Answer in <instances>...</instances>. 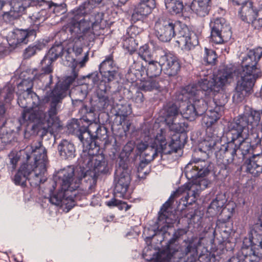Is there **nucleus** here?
Here are the masks:
<instances>
[{"label":"nucleus","instance_id":"a211bd4d","mask_svg":"<svg viewBox=\"0 0 262 262\" xmlns=\"http://www.w3.org/2000/svg\"><path fill=\"white\" fill-rule=\"evenodd\" d=\"M130 177L125 167H118L114 179V193L117 197L126 198L127 191L130 182Z\"/></svg>","mask_w":262,"mask_h":262},{"label":"nucleus","instance_id":"c756f323","mask_svg":"<svg viewBox=\"0 0 262 262\" xmlns=\"http://www.w3.org/2000/svg\"><path fill=\"white\" fill-rule=\"evenodd\" d=\"M243 166L253 176H259L262 172V155L253 156L245 161Z\"/></svg>","mask_w":262,"mask_h":262},{"label":"nucleus","instance_id":"cd10ccee","mask_svg":"<svg viewBox=\"0 0 262 262\" xmlns=\"http://www.w3.org/2000/svg\"><path fill=\"white\" fill-rule=\"evenodd\" d=\"M246 12V16H243V20L248 23H251L252 26L258 29L262 26V4L258 10L254 8L252 6V8H244Z\"/></svg>","mask_w":262,"mask_h":262},{"label":"nucleus","instance_id":"79ce46f5","mask_svg":"<svg viewBox=\"0 0 262 262\" xmlns=\"http://www.w3.org/2000/svg\"><path fill=\"white\" fill-rule=\"evenodd\" d=\"M131 113V108L127 104L119 105L116 115L120 117L119 124L121 125L124 121L126 117Z\"/></svg>","mask_w":262,"mask_h":262},{"label":"nucleus","instance_id":"f03ea898","mask_svg":"<svg viewBox=\"0 0 262 262\" xmlns=\"http://www.w3.org/2000/svg\"><path fill=\"white\" fill-rule=\"evenodd\" d=\"M73 126L74 128L73 132L77 134L82 143L83 151L79 162L85 169L83 177H88V180L90 181L88 189L92 190L96 184L98 176L108 171L107 163L102 155L97 154L99 147L95 141L96 138L89 132L86 127L79 128V124L77 123H73Z\"/></svg>","mask_w":262,"mask_h":262},{"label":"nucleus","instance_id":"09e8293b","mask_svg":"<svg viewBox=\"0 0 262 262\" xmlns=\"http://www.w3.org/2000/svg\"><path fill=\"white\" fill-rule=\"evenodd\" d=\"M33 83L32 80L29 79H24L18 84V89L20 93H34L32 91Z\"/></svg>","mask_w":262,"mask_h":262},{"label":"nucleus","instance_id":"7ed1b4c3","mask_svg":"<svg viewBox=\"0 0 262 262\" xmlns=\"http://www.w3.org/2000/svg\"><path fill=\"white\" fill-rule=\"evenodd\" d=\"M262 56V48L250 50L243 57L238 70V80L232 99L236 103L242 102L251 93L257 79L262 76L258 61Z\"/></svg>","mask_w":262,"mask_h":262},{"label":"nucleus","instance_id":"6e6552de","mask_svg":"<svg viewBox=\"0 0 262 262\" xmlns=\"http://www.w3.org/2000/svg\"><path fill=\"white\" fill-rule=\"evenodd\" d=\"M213 167L212 163L210 161L201 159H195L189 163L185 168L186 178L195 182L190 184L189 188L193 197L192 201L198 196L199 192L206 188L208 185L205 179H200L208 174Z\"/></svg>","mask_w":262,"mask_h":262},{"label":"nucleus","instance_id":"4c0bfd02","mask_svg":"<svg viewBox=\"0 0 262 262\" xmlns=\"http://www.w3.org/2000/svg\"><path fill=\"white\" fill-rule=\"evenodd\" d=\"M156 61L152 60L148 62L147 68V75L150 77H154L159 76L163 69L161 64L159 63V54H158V50L156 52Z\"/></svg>","mask_w":262,"mask_h":262},{"label":"nucleus","instance_id":"9b49d317","mask_svg":"<svg viewBox=\"0 0 262 262\" xmlns=\"http://www.w3.org/2000/svg\"><path fill=\"white\" fill-rule=\"evenodd\" d=\"M259 123L260 114L258 112H252L251 114L239 116L234 121L229 124V126L236 125L235 128L238 132L242 134L245 133L246 135V138L239 137L236 140L239 142L237 144L238 149L241 150L243 156L252 151L254 147L251 144V141H249V130L256 127Z\"/></svg>","mask_w":262,"mask_h":262},{"label":"nucleus","instance_id":"c85d7f7f","mask_svg":"<svg viewBox=\"0 0 262 262\" xmlns=\"http://www.w3.org/2000/svg\"><path fill=\"white\" fill-rule=\"evenodd\" d=\"M110 88L105 84L100 83L97 90V100L96 107L99 111L107 108L111 104V99L110 98Z\"/></svg>","mask_w":262,"mask_h":262},{"label":"nucleus","instance_id":"bf43d9fd","mask_svg":"<svg viewBox=\"0 0 262 262\" xmlns=\"http://www.w3.org/2000/svg\"><path fill=\"white\" fill-rule=\"evenodd\" d=\"M15 12L10 11V12H5L3 15V18L5 21H11L14 18H16L18 16L15 14Z\"/></svg>","mask_w":262,"mask_h":262},{"label":"nucleus","instance_id":"7c9ffc66","mask_svg":"<svg viewBox=\"0 0 262 262\" xmlns=\"http://www.w3.org/2000/svg\"><path fill=\"white\" fill-rule=\"evenodd\" d=\"M41 101L35 93H29V92L20 93L17 100L19 105L24 110L38 105Z\"/></svg>","mask_w":262,"mask_h":262},{"label":"nucleus","instance_id":"dca6fc26","mask_svg":"<svg viewBox=\"0 0 262 262\" xmlns=\"http://www.w3.org/2000/svg\"><path fill=\"white\" fill-rule=\"evenodd\" d=\"M99 70L101 75V81L100 83L101 84L103 82L109 83L113 81L119 75V67L114 60L112 54L105 56L99 66Z\"/></svg>","mask_w":262,"mask_h":262},{"label":"nucleus","instance_id":"6ab92c4d","mask_svg":"<svg viewBox=\"0 0 262 262\" xmlns=\"http://www.w3.org/2000/svg\"><path fill=\"white\" fill-rule=\"evenodd\" d=\"M13 9L17 13L18 16L24 13L28 14L31 22L35 25V28H38L37 26L39 24L41 18L39 13L36 10V8L31 6L30 0H16L14 3Z\"/></svg>","mask_w":262,"mask_h":262},{"label":"nucleus","instance_id":"c9c22d12","mask_svg":"<svg viewBox=\"0 0 262 262\" xmlns=\"http://www.w3.org/2000/svg\"><path fill=\"white\" fill-rule=\"evenodd\" d=\"M58 149L60 156L65 159L75 157L74 145L68 140H62L58 146Z\"/></svg>","mask_w":262,"mask_h":262},{"label":"nucleus","instance_id":"f257e3e1","mask_svg":"<svg viewBox=\"0 0 262 262\" xmlns=\"http://www.w3.org/2000/svg\"><path fill=\"white\" fill-rule=\"evenodd\" d=\"M77 76V74L75 73L74 77H68L62 86L56 85L50 93H47L44 96L39 105L24 110L21 116L23 120L36 122L38 132L42 130V135L58 129L60 125L57 116L58 110L62 99L67 95L70 85Z\"/></svg>","mask_w":262,"mask_h":262},{"label":"nucleus","instance_id":"680f3d73","mask_svg":"<svg viewBox=\"0 0 262 262\" xmlns=\"http://www.w3.org/2000/svg\"><path fill=\"white\" fill-rule=\"evenodd\" d=\"M149 146H148L147 142H141L137 145V149L140 152H143L146 150Z\"/></svg>","mask_w":262,"mask_h":262},{"label":"nucleus","instance_id":"3c124183","mask_svg":"<svg viewBox=\"0 0 262 262\" xmlns=\"http://www.w3.org/2000/svg\"><path fill=\"white\" fill-rule=\"evenodd\" d=\"M181 188L178 189L176 191L171 194L169 199L163 205L161 208L160 212L164 216H166L167 210L170 207L174 201V198L177 197V194L181 192Z\"/></svg>","mask_w":262,"mask_h":262},{"label":"nucleus","instance_id":"4be33fe9","mask_svg":"<svg viewBox=\"0 0 262 262\" xmlns=\"http://www.w3.org/2000/svg\"><path fill=\"white\" fill-rule=\"evenodd\" d=\"M80 112L84 114L83 117L80 119V122L83 123H86L89 125L86 129L96 139H101V135H99V132L102 131V127L95 121L94 117V108H89L86 105L82 104L80 108Z\"/></svg>","mask_w":262,"mask_h":262},{"label":"nucleus","instance_id":"0eeeda50","mask_svg":"<svg viewBox=\"0 0 262 262\" xmlns=\"http://www.w3.org/2000/svg\"><path fill=\"white\" fill-rule=\"evenodd\" d=\"M83 174V171L81 170L78 173V176H75L74 169L72 168L61 171L59 173L58 180L56 183L60 185L61 192H59L57 195L51 196L50 202L55 205H60L62 199L69 194V191L72 193L69 195L70 199H77L78 198L77 192L78 191L82 178H84Z\"/></svg>","mask_w":262,"mask_h":262},{"label":"nucleus","instance_id":"b1692460","mask_svg":"<svg viewBox=\"0 0 262 262\" xmlns=\"http://www.w3.org/2000/svg\"><path fill=\"white\" fill-rule=\"evenodd\" d=\"M155 6V0L141 1V2L135 5L133 8L132 19L136 21L144 19L151 13V10Z\"/></svg>","mask_w":262,"mask_h":262},{"label":"nucleus","instance_id":"39448f33","mask_svg":"<svg viewBox=\"0 0 262 262\" xmlns=\"http://www.w3.org/2000/svg\"><path fill=\"white\" fill-rule=\"evenodd\" d=\"M204 92L196 84H190L181 89L177 94L178 100L188 101L180 111L181 116L189 121L194 120L207 110L211 99L203 97Z\"/></svg>","mask_w":262,"mask_h":262},{"label":"nucleus","instance_id":"393cba45","mask_svg":"<svg viewBox=\"0 0 262 262\" xmlns=\"http://www.w3.org/2000/svg\"><path fill=\"white\" fill-rule=\"evenodd\" d=\"M210 103H213L215 105L213 110L208 111L202 118V123L207 127H210L214 125L222 115L224 106L222 103H217L216 98H212Z\"/></svg>","mask_w":262,"mask_h":262},{"label":"nucleus","instance_id":"0e129e2a","mask_svg":"<svg viewBox=\"0 0 262 262\" xmlns=\"http://www.w3.org/2000/svg\"><path fill=\"white\" fill-rule=\"evenodd\" d=\"M103 0H89L88 3H84V4H86L85 9H86V7L89 4L91 5H95L96 4H99L102 2Z\"/></svg>","mask_w":262,"mask_h":262},{"label":"nucleus","instance_id":"e433bc0d","mask_svg":"<svg viewBox=\"0 0 262 262\" xmlns=\"http://www.w3.org/2000/svg\"><path fill=\"white\" fill-rule=\"evenodd\" d=\"M166 123L169 129L176 132V134L186 132L188 127V123L185 122L183 119H180V117L171 120L170 122H166Z\"/></svg>","mask_w":262,"mask_h":262},{"label":"nucleus","instance_id":"f3484780","mask_svg":"<svg viewBox=\"0 0 262 262\" xmlns=\"http://www.w3.org/2000/svg\"><path fill=\"white\" fill-rule=\"evenodd\" d=\"M176 25L170 19L162 16L156 22V34L159 40L168 42L174 36Z\"/></svg>","mask_w":262,"mask_h":262},{"label":"nucleus","instance_id":"20e7f679","mask_svg":"<svg viewBox=\"0 0 262 262\" xmlns=\"http://www.w3.org/2000/svg\"><path fill=\"white\" fill-rule=\"evenodd\" d=\"M86 5L83 4L71 11L69 28L71 33L79 39L91 42L103 34L104 29L100 26L103 15L100 13L88 14Z\"/></svg>","mask_w":262,"mask_h":262},{"label":"nucleus","instance_id":"f8f14e48","mask_svg":"<svg viewBox=\"0 0 262 262\" xmlns=\"http://www.w3.org/2000/svg\"><path fill=\"white\" fill-rule=\"evenodd\" d=\"M241 254L244 262H256L262 257V222L253 225L250 235L243 240Z\"/></svg>","mask_w":262,"mask_h":262},{"label":"nucleus","instance_id":"2eb2a0df","mask_svg":"<svg viewBox=\"0 0 262 262\" xmlns=\"http://www.w3.org/2000/svg\"><path fill=\"white\" fill-rule=\"evenodd\" d=\"M174 36L177 37L178 46L185 51L193 49L199 43L196 35L184 25H176Z\"/></svg>","mask_w":262,"mask_h":262},{"label":"nucleus","instance_id":"a18cd8bd","mask_svg":"<svg viewBox=\"0 0 262 262\" xmlns=\"http://www.w3.org/2000/svg\"><path fill=\"white\" fill-rule=\"evenodd\" d=\"M139 87L140 90L145 92L151 91L154 89L158 90L160 88L159 83L152 79L143 81L140 83Z\"/></svg>","mask_w":262,"mask_h":262},{"label":"nucleus","instance_id":"1a4fd4ad","mask_svg":"<svg viewBox=\"0 0 262 262\" xmlns=\"http://www.w3.org/2000/svg\"><path fill=\"white\" fill-rule=\"evenodd\" d=\"M27 150H31V155L34 157V164L31 165V173L28 176V180L33 187H36L46 181V164L48 162L47 151L40 141L34 142L30 147H27Z\"/></svg>","mask_w":262,"mask_h":262},{"label":"nucleus","instance_id":"8fccbe9b","mask_svg":"<svg viewBox=\"0 0 262 262\" xmlns=\"http://www.w3.org/2000/svg\"><path fill=\"white\" fill-rule=\"evenodd\" d=\"M190 186V184H187L185 185H184L183 187L179 188V189H182L181 192H180L179 193L177 194V197L180 194H182L183 192H186V195L182 199V201L184 202H186V204H192V202H195V199H194V201H192L193 199V197L192 195V193H190V190L189 188V187Z\"/></svg>","mask_w":262,"mask_h":262},{"label":"nucleus","instance_id":"603ef678","mask_svg":"<svg viewBox=\"0 0 262 262\" xmlns=\"http://www.w3.org/2000/svg\"><path fill=\"white\" fill-rule=\"evenodd\" d=\"M205 55L204 56V60L208 64H212L215 63L217 58V55L215 52L210 49H205Z\"/></svg>","mask_w":262,"mask_h":262},{"label":"nucleus","instance_id":"a878e982","mask_svg":"<svg viewBox=\"0 0 262 262\" xmlns=\"http://www.w3.org/2000/svg\"><path fill=\"white\" fill-rule=\"evenodd\" d=\"M221 143L220 137L215 134H207L205 138L199 144V149L201 151L206 154L207 156L209 154L219 150Z\"/></svg>","mask_w":262,"mask_h":262},{"label":"nucleus","instance_id":"2f4dec72","mask_svg":"<svg viewBox=\"0 0 262 262\" xmlns=\"http://www.w3.org/2000/svg\"><path fill=\"white\" fill-rule=\"evenodd\" d=\"M31 164L28 163L23 164L12 178L13 182L16 185L26 186L28 176L31 173Z\"/></svg>","mask_w":262,"mask_h":262},{"label":"nucleus","instance_id":"a19ab883","mask_svg":"<svg viewBox=\"0 0 262 262\" xmlns=\"http://www.w3.org/2000/svg\"><path fill=\"white\" fill-rule=\"evenodd\" d=\"M45 47V44L43 42H36L25 49L24 57L25 59H28L34 55L37 51H40Z\"/></svg>","mask_w":262,"mask_h":262},{"label":"nucleus","instance_id":"49530a36","mask_svg":"<svg viewBox=\"0 0 262 262\" xmlns=\"http://www.w3.org/2000/svg\"><path fill=\"white\" fill-rule=\"evenodd\" d=\"M225 203V196L222 194L217 195L210 204L209 209H212L215 211H219Z\"/></svg>","mask_w":262,"mask_h":262},{"label":"nucleus","instance_id":"052dcab7","mask_svg":"<svg viewBox=\"0 0 262 262\" xmlns=\"http://www.w3.org/2000/svg\"><path fill=\"white\" fill-rule=\"evenodd\" d=\"M133 99L136 103L141 104L144 101L143 94L141 92L138 91L134 96Z\"/></svg>","mask_w":262,"mask_h":262},{"label":"nucleus","instance_id":"5701e85b","mask_svg":"<svg viewBox=\"0 0 262 262\" xmlns=\"http://www.w3.org/2000/svg\"><path fill=\"white\" fill-rule=\"evenodd\" d=\"M15 29L11 32L7 41L9 46L14 48L21 43L27 44L31 37L36 36L35 29Z\"/></svg>","mask_w":262,"mask_h":262},{"label":"nucleus","instance_id":"72a5a7b5","mask_svg":"<svg viewBox=\"0 0 262 262\" xmlns=\"http://www.w3.org/2000/svg\"><path fill=\"white\" fill-rule=\"evenodd\" d=\"M63 52V47L61 44L55 45L51 48L48 53L41 61L42 63L52 65L53 61L61 57Z\"/></svg>","mask_w":262,"mask_h":262},{"label":"nucleus","instance_id":"4d7b16f0","mask_svg":"<svg viewBox=\"0 0 262 262\" xmlns=\"http://www.w3.org/2000/svg\"><path fill=\"white\" fill-rule=\"evenodd\" d=\"M71 51H73L75 54L76 56L80 55L82 52V48L81 43L76 42L72 45V48L69 47L67 50L68 54L71 53Z\"/></svg>","mask_w":262,"mask_h":262},{"label":"nucleus","instance_id":"412c9836","mask_svg":"<svg viewBox=\"0 0 262 262\" xmlns=\"http://www.w3.org/2000/svg\"><path fill=\"white\" fill-rule=\"evenodd\" d=\"M159 63L162 65L164 73L169 76L176 75L180 70V64L177 57L165 51L158 50Z\"/></svg>","mask_w":262,"mask_h":262},{"label":"nucleus","instance_id":"ddd939ff","mask_svg":"<svg viewBox=\"0 0 262 262\" xmlns=\"http://www.w3.org/2000/svg\"><path fill=\"white\" fill-rule=\"evenodd\" d=\"M187 231L185 229H178L173 234L172 237L169 239L167 245L166 251L167 259L172 256L181 259L186 256L192 249L193 241L192 240L184 241L186 245L181 246L176 242L186 234Z\"/></svg>","mask_w":262,"mask_h":262},{"label":"nucleus","instance_id":"e2e57ef3","mask_svg":"<svg viewBox=\"0 0 262 262\" xmlns=\"http://www.w3.org/2000/svg\"><path fill=\"white\" fill-rule=\"evenodd\" d=\"M4 91L7 93L6 96H4L5 99H11L13 97V90L9 87L6 88Z\"/></svg>","mask_w":262,"mask_h":262},{"label":"nucleus","instance_id":"c03bdc74","mask_svg":"<svg viewBox=\"0 0 262 262\" xmlns=\"http://www.w3.org/2000/svg\"><path fill=\"white\" fill-rule=\"evenodd\" d=\"M48 8L50 12L59 15L65 13L67 11L66 4L64 3H57L53 2H48Z\"/></svg>","mask_w":262,"mask_h":262},{"label":"nucleus","instance_id":"774afa93","mask_svg":"<svg viewBox=\"0 0 262 262\" xmlns=\"http://www.w3.org/2000/svg\"><path fill=\"white\" fill-rule=\"evenodd\" d=\"M6 110L3 104H0V117H3L5 114Z\"/></svg>","mask_w":262,"mask_h":262},{"label":"nucleus","instance_id":"f704fd0d","mask_svg":"<svg viewBox=\"0 0 262 262\" xmlns=\"http://www.w3.org/2000/svg\"><path fill=\"white\" fill-rule=\"evenodd\" d=\"M182 136L179 134H175L171 137V141L167 145L166 140L165 144L163 146V150H167L168 153H164L165 155L177 152L179 149H181L184 146V141L181 140Z\"/></svg>","mask_w":262,"mask_h":262},{"label":"nucleus","instance_id":"69168bd1","mask_svg":"<svg viewBox=\"0 0 262 262\" xmlns=\"http://www.w3.org/2000/svg\"><path fill=\"white\" fill-rule=\"evenodd\" d=\"M89 57H88V53L85 54L84 56L83 57V59L79 62V64L81 67H83L85 62H87L88 60Z\"/></svg>","mask_w":262,"mask_h":262},{"label":"nucleus","instance_id":"423d86ee","mask_svg":"<svg viewBox=\"0 0 262 262\" xmlns=\"http://www.w3.org/2000/svg\"><path fill=\"white\" fill-rule=\"evenodd\" d=\"M235 125L229 126L227 133V142L220 146L219 150L215 153L217 165L221 170L225 171V175L227 176L231 171V166L233 164L236 151L238 149L237 145L235 143L239 137L246 138V134L238 132Z\"/></svg>","mask_w":262,"mask_h":262},{"label":"nucleus","instance_id":"ea45409f","mask_svg":"<svg viewBox=\"0 0 262 262\" xmlns=\"http://www.w3.org/2000/svg\"><path fill=\"white\" fill-rule=\"evenodd\" d=\"M165 5L166 9L173 14L181 13L184 8L182 0H165Z\"/></svg>","mask_w":262,"mask_h":262},{"label":"nucleus","instance_id":"aec40b11","mask_svg":"<svg viewBox=\"0 0 262 262\" xmlns=\"http://www.w3.org/2000/svg\"><path fill=\"white\" fill-rule=\"evenodd\" d=\"M165 131L161 129L155 137L154 142L144 152L143 159L147 162L152 161L158 154L168 153L167 150H163V146L165 144Z\"/></svg>","mask_w":262,"mask_h":262},{"label":"nucleus","instance_id":"4468645a","mask_svg":"<svg viewBox=\"0 0 262 262\" xmlns=\"http://www.w3.org/2000/svg\"><path fill=\"white\" fill-rule=\"evenodd\" d=\"M209 26L211 29L210 41L214 43L221 44L231 38V28L225 18H213L211 20Z\"/></svg>","mask_w":262,"mask_h":262},{"label":"nucleus","instance_id":"5fc2aeb1","mask_svg":"<svg viewBox=\"0 0 262 262\" xmlns=\"http://www.w3.org/2000/svg\"><path fill=\"white\" fill-rule=\"evenodd\" d=\"M106 205L109 207L118 206L121 209H124L125 211L128 210L130 208V206L125 202H123L116 199H112L110 201L107 202Z\"/></svg>","mask_w":262,"mask_h":262},{"label":"nucleus","instance_id":"6e6d98bb","mask_svg":"<svg viewBox=\"0 0 262 262\" xmlns=\"http://www.w3.org/2000/svg\"><path fill=\"white\" fill-rule=\"evenodd\" d=\"M150 162H147L146 160L142 159L138 167V173L139 177L142 178L144 176L149 173L147 169L145 170L144 169L147 166Z\"/></svg>","mask_w":262,"mask_h":262},{"label":"nucleus","instance_id":"13d9d810","mask_svg":"<svg viewBox=\"0 0 262 262\" xmlns=\"http://www.w3.org/2000/svg\"><path fill=\"white\" fill-rule=\"evenodd\" d=\"M249 141H251V144L252 143L253 146H256L261 144L262 142V137L260 138L258 134L253 133L250 136Z\"/></svg>","mask_w":262,"mask_h":262},{"label":"nucleus","instance_id":"9d476101","mask_svg":"<svg viewBox=\"0 0 262 262\" xmlns=\"http://www.w3.org/2000/svg\"><path fill=\"white\" fill-rule=\"evenodd\" d=\"M233 69L227 67L221 69L213 78L199 80L197 86L204 92L206 99L211 100L233 81Z\"/></svg>","mask_w":262,"mask_h":262},{"label":"nucleus","instance_id":"bb28decb","mask_svg":"<svg viewBox=\"0 0 262 262\" xmlns=\"http://www.w3.org/2000/svg\"><path fill=\"white\" fill-rule=\"evenodd\" d=\"M41 70L38 72L36 70L32 72L34 75V80H40L45 88H49L52 83L53 76L52 73L53 71L52 65L46 64L40 62Z\"/></svg>","mask_w":262,"mask_h":262},{"label":"nucleus","instance_id":"473e14b6","mask_svg":"<svg viewBox=\"0 0 262 262\" xmlns=\"http://www.w3.org/2000/svg\"><path fill=\"white\" fill-rule=\"evenodd\" d=\"M211 0H193L191 9L200 17L208 15L210 7Z\"/></svg>","mask_w":262,"mask_h":262},{"label":"nucleus","instance_id":"338daca9","mask_svg":"<svg viewBox=\"0 0 262 262\" xmlns=\"http://www.w3.org/2000/svg\"><path fill=\"white\" fill-rule=\"evenodd\" d=\"M90 76L92 78L93 83L96 84H98L99 78L98 77V74L96 73H93L91 74Z\"/></svg>","mask_w":262,"mask_h":262},{"label":"nucleus","instance_id":"37998d69","mask_svg":"<svg viewBox=\"0 0 262 262\" xmlns=\"http://www.w3.org/2000/svg\"><path fill=\"white\" fill-rule=\"evenodd\" d=\"M234 6H241L238 10V15L243 20V16H246V12L244 8H252L253 5L249 0H229Z\"/></svg>","mask_w":262,"mask_h":262},{"label":"nucleus","instance_id":"de8ad7c7","mask_svg":"<svg viewBox=\"0 0 262 262\" xmlns=\"http://www.w3.org/2000/svg\"><path fill=\"white\" fill-rule=\"evenodd\" d=\"M138 54L141 58L146 62L148 63L153 60L152 55L147 45H145L140 48Z\"/></svg>","mask_w":262,"mask_h":262},{"label":"nucleus","instance_id":"864d4df0","mask_svg":"<svg viewBox=\"0 0 262 262\" xmlns=\"http://www.w3.org/2000/svg\"><path fill=\"white\" fill-rule=\"evenodd\" d=\"M8 157L10 160L9 169L13 171L15 169L17 163L19 161L20 157L16 153L13 151L9 154Z\"/></svg>","mask_w":262,"mask_h":262},{"label":"nucleus","instance_id":"58836bf2","mask_svg":"<svg viewBox=\"0 0 262 262\" xmlns=\"http://www.w3.org/2000/svg\"><path fill=\"white\" fill-rule=\"evenodd\" d=\"M165 122H170L171 120L180 117L178 106L174 103H169L164 108Z\"/></svg>","mask_w":262,"mask_h":262}]
</instances>
